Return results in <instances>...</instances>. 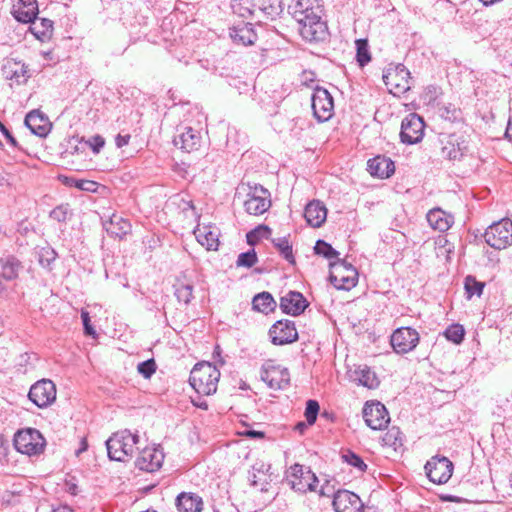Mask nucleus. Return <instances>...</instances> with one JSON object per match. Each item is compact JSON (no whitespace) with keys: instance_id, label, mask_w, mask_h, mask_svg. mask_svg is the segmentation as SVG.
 <instances>
[{"instance_id":"obj_12","label":"nucleus","mask_w":512,"mask_h":512,"mask_svg":"<svg viewBox=\"0 0 512 512\" xmlns=\"http://www.w3.org/2000/svg\"><path fill=\"white\" fill-rule=\"evenodd\" d=\"M419 333L410 327L396 329L391 335V345L398 354H406L416 348L419 343Z\"/></svg>"},{"instance_id":"obj_16","label":"nucleus","mask_w":512,"mask_h":512,"mask_svg":"<svg viewBox=\"0 0 512 512\" xmlns=\"http://www.w3.org/2000/svg\"><path fill=\"white\" fill-rule=\"evenodd\" d=\"M245 210L251 215H261L271 206L270 193L263 186H256L248 194L244 203Z\"/></svg>"},{"instance_id":"obj_41","label":"nucleus","mask_w":512,"mask_h":512,"mask_svg":"<svg viewBox=\"0 0 512 512\" xmlns=\"http://www.w3.org/2000/svg\"><path fill=\"white\" fill-rule=\"evenodd\" d=\"M270 234L271 230L269 227L260 225L247 233V243L251 246H254L261 238L268 239Z\"/></svg>"},{"instance_id":"obj_21","label":"nucleus","mask_w":512,"mask_h":512,"mask_svg":"<svg viewBox=\"0 0 512 512\" xmlns=\"http://www.w3.org/2000/svg\"><path fill=\"white\" fill-rule=\"evenodd\" d=\"M367 170L372 176L385 179L395 171L394 162L385 156H376L367 162Z\"/></svg>"},{"instance_id":"obj_6","label":"nucleus","mask_w":512,"mask_h":512,"mask_svg":"<svg viewBox=\"0 0 512 512\" xmlns=\"http://www.w3.org/2000/svg\"><path fill=\"white\" fill-rule=\"evenodd\" d=\"M296 21L299 24L300 34L306 41L320 42L328 37V27L322 20L321 14L310 12V15L303 16Z\"/></svg>"},{"instance_id":"obj_14","label":"nucleus","mask_w":512,"mask_h":512,"mask_svg":"<svg viewBox=\"0 0 512 512\" xmlns=\"http://www.w3.org/2000/svg\"><path fill=\"white\" fill-rule=\"evenodd\" d=\"M269 336L274 345H286L297 341L298 332L291 320H279L269 329Z\"/></svg>"},{"instance_id":"obj_29","label":"nucleus","mask_w":512,"mask_h":512,"mask_svg":"<svg viewBox=\"0 0 512 512\" xmlns=\"http://www.w3.org/2000/svg\"><path fill=\"white\" fill-rule=\"evenodd\" d=\"M295 20L310 15V12L321 14L322 9L318 0H296L294 5L290 7Z\"/></svg>"},{"instance_id":"obj_23","label":"nucleus","mask_w":512,"mask_h":512,"mask_svg":"<svg viewBox=\"0 0 512 512\" xmlns=\"http://www.w3.org/2000/svg\"><path fill=\"white\" fill-rule=\"evenodd\" d=\"M25 125L39 137H45L50 131L48 118L39 110L30 111L25 117Z\"/></svg>"},{"instance_id":"obj_45","label":"nucleus","mask_w":512,"mask_h":512,"mask_svg":"<svg viewBox=\"0 0 512 512\" xmlns=\"http://www.w3.org/2000/svg\"><path fill=\"white\" fill-rule=\"evenodd\" d=\"M257 262V254L254 249L239 254L236 264L238 267L250 268Z\"/></svg>"},{"instance_id":"obj_8","label":"nucleus","mask_w":512,"mask_h":512,"mask_svg":"<svg viewBox=\"0 0 512 512\" xmlns=\"http://www.w3.org/2000/svg\"><path fill=\"white\" fill-rule=\"evenodd\" d=\"M429 480L441 485L449 481L453 473V463L445 456H433L424 466Z\"/></svg>"},{"instance_id":"obj_27","label":"nucleus","mask_w":512,"mask_h":512,"mask_svg":"<svg viewBox=\"0 0 512 512\" xmlns=\"http://www.w3.org/2000/svg\"><path fill=\"white\" fill-rule=\"evenodd\" d=\"M0 268V277L5 281H13L18 278L23 265L14 255H6L0 258Z\"/></svg>"},{"instance_id":"obj_40","label":"nucleus","mask_w":512,"mask_h":512,"mask_svg":"<svg viewBox=\"0 0 512 512\" xmlns=\"http://www.w3.org/2000/svg\"><path fill=\"white\" fill-rule=\"evenodd\" d=\"M7 77L15 80L18 84L26 82L29 78L27 66L24 63H14L12 67H9Z\"/></svg>"},{"instance_id":"obj_18","label":"nucleus","mask_w":512,"mask_h":512,"mask_svg":"<svg viewBox=\"0 0 512 512\" xmlns=\"http://www.w3.org/2000/svg\"><path fill=\"white\" fill-rule=\"evenodd\" d=\"M164 461V453L157 447L144 448L135 461V465L140 470L154 472L158 470Z\"/></svg>"},{"instance_id":"obj_56","label":"nucleus","mask_w":512,"mask_h":512,"mask_svg":"<svg viewBox=\"0 0 512 512\" xmlns=\"http://www.w3.org/2000/svg\"><path fill=\"white\" fill-rule=\"evenodd\" d=\"M441 111V116L444 117L445 119H448V120H455L457 118V111L456 109H450L448 107H444V108H441L440 109Z\"/></svg>"},{"instance_id":"obj_9","label":"nucleus","mask_w":512,"mask_h":512,"mask_svg":"<svg viewBox=\"0 0 512 512\" xmlns=\"http://www.w3.org/2000/svg\"><path fill=\"white\" fill-rule=\"evenodd\" d=\"M425 123L416 113L408 114L401 123L400 139L408 145L419 143L424 136Z\"/></svg>"},{"instance_id":"obj_48","label":"nucleus","mask_w":512,"mask_h":512,"mask_svg":"<svg viewBox=\"0 0 512 512\" xmlns=\"http://www.w3.org/2000/svg\"><path fill=\"white\" fill-rule=\"evenodd\" d=\"M156 363L154 361V359H148L146 361H143V362H140L138 365H137V371L139 374H141L145 379H149L151 378V376L155 373L156 371Z\"/></svg>"},{"instance_id":"obj_25","label":"nucleus","mask_w":512,"mask_h":512,"mask_svg":"<svg viewBox=\"0 0 512 512\" xmlns=\"http://www.w3.org/2000/svg\"><path fill=\"white\" fill-rule=\"evenodd\" d=\"M103 228L109 235L122 238L131 231V224L128 219L113 214L109 219L103 221Z\"/></svg>"},{"instance_id":"obj_20","label":"nucleus","mask_w":512,"mask_h":512,"mask_svg":"<svg viewBox=\"0 0 512 512\" xmlns=\"http://www.w3.org/2000/svg\"><path fill=\"white\" fill-rule=\"evenodd\" d=\"M194 235L199 244L207 250L216 251L219 246V229L212 225H198L194 229Z\"/></svg>"},{"instance_id":"obj_59","label":"nucleus","mask_w":512,"mask_h":512,"mask_svg":"<svg viewBox=\"0 0 512 512\" xmlns=\"http://www.w3.org/2000/svg\"><path fill=\"white\" fill-rule=\"evenodd\" d=\"M242 435L254 439H262L265 436L264 432L253 429H246L244 432H242Z\"/></svg>"},{"instance_id":"obj_1","label":"nucleus","mask_w":512,"mask_h":512,"mask_svg":"<svg viewBox=\"0 0 512 512\" xmlns=\"http://www.w3.org/2000/svg\"><path fill=\"white\" fill-rule=\"evenodd\" d=\"M220 371L208 362L196 364L190 372L189 382L193 389L202 395L216 392Z\"/></svg>"},{"instance_id":"obj_38","label":"nucleus","mask_w":512,"mask_h":512,"mask_svg":"<svg viewBox=\"0 0 512 512\" xmlns=\"http://www.w3.org/2000/svg\"><path fill=\"white\" fill-rule=\"evenodd\" d=\"M53 28V22L50 19L47 18H41L39 19V22L37 21V18L33 21L32 26L30 27L31 32L38 38H44L52 31Z\"/></svg>"},{"instance_id":"obj_30","label":"nucleus","mask_w":512,"mask_h":512,"mask_svg":"<svg viewBox=\"0 0 512 512\" xmlns=\"http://www.w3.org/2000/svg\"><path fill=\"white\" fill-rule=\"evenodd\" d=\"M357 276V270L355 268H350L348 275H342V273L338 272H330L329 279L335 288L349 290L356 285Z\"/></svg>"},{"instance_id":"obj_10","label":"nucleus","mask_w":512,"mask_h":512,"mask_svg":"<svg viewBox=\"0 0 512 512\" xmlns=\"http://www.w3.org/2000/svg\"><path fill=\"white\" fill-rule=\"evenodd\" d=\"M261 380L271 389L281 390L286 388L290 382V374L287 368L273 364L272 361L266 362L260 373Z\"/></svg>"},{"instance_id":"obj_62","label":"nucleus","mask_w":512,"mask_h":512,"mask_svg":"<svg viewBox=\"0 0 512 512\" xmlns=\"http://www.w3.org/2000/svg\"><path fill=\"white\" fill-rule=\"evenodd\" d=\"M88 448V444H87V441L85 438H83L80 442V447L79 449L76 451V455H80L81 453H83L84 451H86Z\"/></svg>"},{"instance_id":"obj_34","label":"nucleus","mask_w":512,"mask_h":512,"mask_svg":"<svg viewBox=\"0 0 512 512\" xmlns=\"http://www.w3.org/2000/svg\"><path fill=\"white\" fill-rule=\"evenodd\" d=\"M254 310L268 314L276 307V302L269 292H261L254 296L252 300Z\"/></svg>"},{"instance_id":"obj_58","label":"nucleus","mask_w":512,"mask_h":512,"mask_svg":"<svg viewBox=\"0 0 512 512\" xmlns=\"http://www.w3.org/2000/svg\"><path fill=\"white\" fill-rule=\"evenodd\" d=\"M269 7H264L263 10L268 14H277L278 9L280 8L279 0H269Z\"/></svg>"},{"instance_id":"obj_61","label":"nucleus","mask_w":512,"mask_h":512,"mask_svg":"<svg viewBox=\"0 0 512 512\" xmlns=\"http://www.w3.org/2000/svg\"><path fill=\"white\" fill-rule=\"evenodd\" d=\"M505 136L507 139H509V141L512 142V118H510L508 121Z\"/></svg>"},{"instance_id":"obj_49","label":"nucleus","mask_w":512,"mask_h":512,"mask_svg":"<svg viewBox=\"0 0 512 512\" xmlns=\"http://www.w3.org/2000/svg\"><path fill=\"white\" fill-rule=\"evenodd\" d=\"M467 299H471L473 295L480 296V282L472 276H467L464 283Z\"/></svg>"},{"instance_id":"obj_13","label":"nucleus","mask_w":512,"mask_h":512,"mask_svg":"<svg viewBox=\"0 0 512 512\" xmlns=\"http://www.w3.org/2000/svg\"><path fill=\"white\" fill-rule=\"evenodd\" d=\"M311 100L313 113L318 121L325 122L332 117L334 101L327 89L317 87Z\"/></svg>"},{"instance_id":"obj_52","label":"nucleus","mask_w":512,"mask_h":512,"mask_svg":"<svg viewBox=\"0 0 512 512\" xmlns=\"http://www.w3.org/2000/svg\"><path fill=\"white\" fill-rule=\"evenodd\" d=\"M331 272H348L350 268H354L350 263H347L345 260H341L339 258L336 261L330 263Z\"/></svg>"},{"instance_id":"obj_2","label":"nucleus","mask_w":512,"mask_h":512,"mask_svg":"<svg viewBox=\"0 0 512 512\" xmlns=\"http://www.w3.org/2000/svg\"><path fill=\"white\" fill-rule=\"evenodd\" d=\"M139 436L129 430H122L114 433L107 441L106 447L111 460L124 462L132 457L135 447L138 444Z\"/></svg>"},{"instance_id":"obj_43","label":"nucleus","mask_w":512,"mask_h":512,"mask_svg":"<svg viewBox=\"0 0 512 512\" xmlns=\"http://www.w3.org/2000/svg\"><path fill=\"white\" fill-rule=\"evenodd\" d=\"M443 335L454 344H460L464 338L465 331L460 324H452L444 331Z\"/></svg>"},{"instance_id":"obj_22","label":"nucleus","mask_w":512,"mask_h":512,"mask_svg":"<svg viewBox=\"0 0 512 512\" xmlns=\"http://www.w3.org/2000/svg\"><path fill=\"white\" fill-rule=\"evenodd\" d=\"M230 37L235 43L243 46L252 45L257 40V34L251 23L241 22L230 29Z\"/></svg>"},{"instance_id":"obj_50","label":"nucleus","mask_w":512,"mask_h":512,"mask_svg":"<svg viewBox=\"0 0 512 512\" xmlns=\"http://www.w3.org/2000/svg\"><path fill=\"white\" fill-rule=\"evenodd\" d=\"M69 214V208L67 205H60L54 208L50 212V217L58 222H65Z\"/></svg>"},{"instance_id":"obj_7","label":"nucleus","mask_w":512,"mask_h":512,"mask_svg":"<svg viewBox=\"0 0 512 512\" xmlns=\"http://www.w3.org/2000/svg\"><path fill=\"white\" fill-rule=\"evenodd\" d=\"M13 441L16 450L27 455L40 454L45 447L44 437L34 428H27L18 431L15 434Z\"/></svg>"},{"instance_id":"obj_57","label":"nucleus","mask_w":512,"mask_h":512,"mask_svg":"<svg viewBox=\"0 0 512 512\" xmlns=\"http://www.w3.org/2000/svg\"><path fill=\"white\" fill-rule=\"evenodd\" d=\"M129 140H130V135L129 134H125V135L118 134L115 137V144H116V146L118 148H122V147L126 146L129 143Z\"/></svg>"},{"instance_id":"obj_32","label":"nucleus","mask_w":512,"mask_h":512,"mask_svg":"<svg viewBox=\"0 0 512 512\" xmlns=\"http://www.w3.org/2000/svg\"><path fill=\"white\" fill-rule=\"evenodd\" d=\"M13 11L14 18L21 23H33L37 15V6L35 0H27Z\"/></svg>"},{"instance_id":"obj_36","label":"nucleus","mask_w":512,"mask_h":512,"mask_svg":"<svg viewBox=\"0 0 512 512\" xmlns=\"http://www.w3.org/2000/svg\"><path fill=\"white\" fill-rule=\"evenodd\" d=\"M355 375L357 376L356 380H358L359 383L365 387L372 389L379 385V381L375 373L366 366L356 370Z\"/></svg>"},{"instance_id":"obj_11","label":"nucleus","mask_w":512,"mask_h":512,"mask_svg":"<svg viewBox=\"0 0 512 512\" xmlns=\"http://www.w3.org/2000/svg\"><path fill=\"white\" fill-rule=\"evenodd\" d=\"M28 397L37 407L46 408L56 400V386L49 379H41L31 386Z\"/></svg>"},{"instance_id":"obj_28","label":"nucleus","mask_w":512,"mask_h":512,"mask_svg":"<svg viewBox=\"0 0 512 512\" xmlns=\"http://www.w3.org/2000/svg\"><path fill=\"white\" fill-rule=\"evenodd\" d=\"M176 507L179 512H201L203 501L194 493H181L176 498Z\"/></svg>"},{"instance_id":"obj_31","label":"nucleus","mask_w":512,"mask_h":512,"mask_svg":"<svg viewBox=\"0 0 512 512\" xmlns=\"http://www.w3.org/2000/svg\"><path fill=\"white\" fill-rule=\"evenodd\" d=\"M427 221L432 228L443 232L451 227L453 218L441 209H433L428 212Z\"/></svg>"},{"instance_id":"obj_35","label":"nucleus","mask_w":512,"mask_h":512,"mask_svg":"<svg viewBox=\"0 0 512 512\" xmlns=\"http://www.w3.org/2000/svg\"><path fill=\"white\" fill-rule=\"evenodd\" d=\"M175 288V296L179 302H183L184 304H189L191 299L193 298V285L189 282H184L180 279L177 280L174 285Z\"/></svg>"},{"instance_id":"obj_44","label":"nucleus","mask_w":512,"mask_h":512,"mask_svg":"<svg viewBox=\"0 0 512 512\" xmlns=\"http://www.w3.org/2000/svg\"><path fill=\"white\" fill-rule=\"evenodd\" d=\"M383 441L386 445L393 446L396 449L397 446L402 445V433L397 427H392L385 434Z\"/></svg>"},{"instance_id":"obj_24","label":"nucleus","mask_w":512,"mask_h":512,"mask_svg":"<svg viewBox=\"0 0 512 512\" xmlns=\"http://www.w3.org/2000/svg\"><path fill=\"white\" fill-rule=\"evenodd\" d=\"M304 217L310 226L318 228L326 220L327 209L323 203L314 200L306 205Z\"/></svg>"},{"instance_id":"obj_3","label":"nucleus","mask_w":512,"mask_h":512,"mask_svg":"<svg viewBox=\"0 0 512 512\" xmlns=\"http://www.w3.org/2000/svg\"><path fill=\"white\" fill-rule=\"evenodd\" d=\"M382 78L388 91L394 96L399 97L411 88L410 72L403 64H389Z\"/></svg>"},{"instance_id":"obj_39","label":"nucleus","mask_w":512,"mask_h":512,"mask_svg":"<svg viewBox=\"0 0 512 512\" xmlns=\"http://www.w3.org/2000/svg\"><path fill=\"white\" fill-rule=\"evenodd\" d=\"M356 44V60L359 66L364 67L371 61L369 45L366 39H358Z\"/></svg>"},{"instance_id":"obj_46","label":"nucleus","mask_w":512,"mask_h":512,"mask_svg":"<svg viewBox=\"0 0 512 512\" xmlns=\"http://www.w3.org/2000/svg\"><path fill=\"white\" fill-rule=\"evenodd\" d=\"M342 458L349 465L357 468L361 472H364L367 469V465L364 463L363 459L352 451L344 453Z\"/></svg>"},{"instance_id":"obj_37","label":"nucleus","mask_w":512,"mask_h":512,"mask_svg":"<svg viewBox=\"0 0 512 512\" xmlns=\"http://www.w3.org/2000/svg\"><path fill=\"white\" fill-rule=\"evenodd\" d=\"M273 245L278 249L283 258L290 264H295L292 245L287 237H279L272 239Z\"/></svg>"},{"instance_id":"obj_60","label":"nucleus","mask_w":512,"mask_h":512,"mask_svg":"<svg viewBox=\"0 0 512 512\" xmlns=\"http://www.w3.org/2000/svg\"><path fill=\"white\" fill-rule=\"evenodd\" d=\"M270 468V464H266L264 462H257L253 465V470L262 474L268 472Z\"/></svg>"},{"instance_id":"obj_55","label":"nucleus","mask_w":512,"mask_h":512,"mask_svg":"<svg viewBox=\"0 0 512 512\" xmlns=\"http://www.w3.org/2000/svg\"><path fill=\"white\" fill-rule=\"evenodd\" d=\"M0 130L1 132L3 133V135L6 137V139L8 140V142L14 146V147H17L18 146V142L17 140L15 139V137L10 133V131L2 124L0 123Z\"/></svg>"},{"instance_id":"obj_51","label":"nucleus","mask_w":512,"mask_h":512,"mask_svg":"<svg viewBox=\"0 0 512 512\" xmlns=\"http://www.w3.org/2000/svg\"><path fill=\"white\" fill-rule=\"evenodd\" d=\"M56 253L52 249H43L39 256V263L43 267H49L51 262L55 260Z\"/></svg>"},{"instance_id":"obj_42","label":"nucleus","mask_w":512,"mask_h":512,"mask_svg":"<svg viewBox=\"0 0 512 512\" xmlns=\"http://www.w3.org/2000/svg\"><path fill=\"white\" fill-rule=\"evenodd\" d=\"M314 251L316 254L325 257L326 259H337L339 256V252L336 251L329 243L324 240H318L314 246Z\"/></svg>"},{"instance_id":"obj_54","label":"nucleus","mask_w":512,"mask_h":512,"mask_svg":"<svg viewBox=\"0 0 512 512\" xmlns=\"http://www.w3.org/2000/svg\"><path fill=\"white\" fill-rule=\"evenodd\" d=\"M88 144L92 148L93 152L98 153L101 150V148H103L105 141H104L103 137L96 135V136H93L88 141Z\"/></svg>"},{"instance_id":"obj_15","label":"nucleus","mask_w":512,"mask_h":512,"mask_svg":"<svg viewBox=\"0 0 512 512\" xmlns=\"http://www.w3.org/2000/svg\"><path fill=\"white\" fill-rule=\"evenodd\" d=\"M363 417L367 426L373 430L384 429L390 421L386 407L380 402H367L363 408Z\"/></svg>"},{"instance_id":"obj_63","label":"nucleus","mask_w":512,"mask_h":512,"mask_svg":"<svg viewBox=\"0 0 512 512\" xmlns=\"http://www.w3.org/2000/svg\"><path fill=\"white\" fill-rule=\"evenodd\" d=\"M53 512H74L69 506L61 505L53 510Z\"/></svg>"},{"instance_id":"obj_19","label":"nucleus","mask_w":512,"mask_h":512,"mask_svg":"<svg viewBox=\"0 0 512 512\" xmlns=\"http://www.w3.org/2000/svg\"><path fill=\"white\" fill-rule=\"evenodd\" d=\"M308 306L307 300L297 291H289L280 299V308L283 313L292 316H298L305 311Z\"/></svg>"},{"instance_id":"obj_47","label":"nucleus","mask_w":512,"mask_h":512,"mask_svg":"<svg viewBox=\"0 0 512 512\" xmlns=\"http://www.w3.org/2000/svg\"><path fill=\"white\" fill-rule=\"evenodd\" d=\"M320 406L316 400H308L305 408V417L309 425H313L317 419Z\"/></svg>"},{"instance_id":"obj_26","label":"nucleus","mask_w":512,"mask_h":512,"mask_svg":"<svg viewBox=\"0 0 512 512\" xmlns=\"http://www.w3.org/2000/svg\"><path fill=\"white\" fill-rule=\"evenodd\" d=\"M200 140L201 135L197 130H194L191 127H186L185 131L176 136L173 142L176 147L187 152H191L200 146Z\"/></svg>"},{"instance_id":"obj_5","label":"nucleus","mask_w":512,"mask_h":512,"mask_svg":"<svg viewBox=\"0 0 512 512\" xmlns=\"http://www.w3.org/2000/svg\"><path fill=\"white\" fill-rule=\"evenodd\" d=\"M286 479L291 489L299 493L315 491L318 483V478L312 470L298 463L287 470Z\"/></svg>"},{"instance_id":"obj_33","label":"nucleus","mask_w":512,"mask_h":512,"mask_svg":"<svg viewBox=\"0 0 512 512\" xmlns=\"http://www.w3.org/2000/svg\"><path fill=\"white\" fill-rule=\"evenodd\" d=\"M58 179L65 186L76 187L81 191L95 193L99 188V183L92 180L77 179L66 175H59Z\"/></svg>"},{"instance_id":"obj_17","label":"nucleus","mask_w":512,"mask_h":512,"mask_svg":"<svg viewBox=\"0 0 512 512\" xmlns=\"http://www.w3.org/2000/svg\"><path fill=\"white\" fill-rule=\"evenodd\" d=\"M332 504L335 512H362L363 509L359 496L348 490H338Z\"/></svg>"},{"instance_id":"obj_53","label":"nucleus","mask_w":512,"mask_h":512,"mask_svg":"<svg viewBox=\"0 0 512 512\" xmlns=\"http://www.w3.org/2000/svg\"><path fill=\"white\" fill-rule=\"evenodd\" d=\"M81 319L84 327V332L86 335L95 336L96 332L90 323V316L87 311H81Z\"/></svg>"},{"instance_id":"obj_64","label":"nucleus","mask_w":512,"mask_h":512,"mask_svg":"<svg viewBox=\"0 0 512 512\" xmlns=\"http://www.w3.org/2000/svg\"><path fill=\"white\" fill-rule=\"evenodd\" d=\"M3 278L0 277V297H4L7 292V287L3 282Z\"/></svg>"},{"instance_id":"obj_4","label":"nucleus","mask_w":512,"mask_h":512,"mask_svg":"<svg viewBox=\"0 0 512 512\" xmlns=\"http://www.w3.org/2000/svg\"><path fill=\"white\" fill-rule=\"evenodd\" d=\"M485 242L496 250L512 244V221L508 218L490 224L482 234Z\"/></svg>"}]
</instances>
